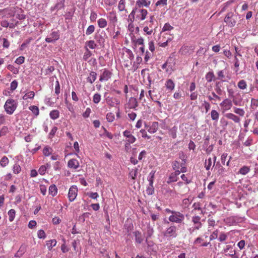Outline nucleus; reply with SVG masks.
Here are the masks:
<instances>
[{"instance_id":"1","label":"nucleus","mask_w":258,"mask_h":258,"mask_svg":"<svg viewBox=\"0 0 258 258\" xmlns=\"http://www.w3.org/2000/svg\"><path fill=\"white\" fill-rule=\"evenodd\" d=\"M162 234L168 240L176 238L177 236V227L173 225H171L166 228L162 232Z\"/></svg>"},{"instance_id":"2","label":"nucleus","mask_w":258,"mask_h":258,"mask_svg":"<svg viewBox=\"0 0 258 258\" xmlns=\"http://www.w3.org/2000/svg\"><path fill=\"white\" fill-rule=\"evenodd\" d=\"M107 38V36L105 32L103 30H99L94 35V39L96 41L102 48L104 47L105 39Z\"/></svg>"},{"instance_id":"3","label":"nucleus","mask_w":258,"mask_h":258,"mask_svg":"<svg viewBox=\"0 0 258 258\" xmlns=\"http://www.w3.org/2000/svg\"><path fill=\"white\" fill-rule=\"evenodd\" d=\"M17 106V103L14 99H9L6 101L4 108L8 114H12L16 110Z\"/></svg>"},{"instance_id":"4","label":"nucleus","mask_w":258,"mask_h":258,"mask_svg":"<svg viewBox=\"0 0 258 258\" xmlns=\"http://www.w3.org/2000/svg\"><path fill=\"white\" fill-rule=\"evenodd\" d=\"M184 219V215L177 211L172 212V214L170 215L168 218L170 222L178 224L181 223Z\"/></svg>"},{"instance_id":"5","label":"nucleus","mask_w":258,"mask_h":258,"mask_svg":"<svg viewBox=\"0 0 258 258\" xmlns=\"http://www.w3.org/2000/svg\"><path fill=\"white\" fill-rule=\"evenodd\" d=\"M237 16L232 12H229L226 15L224 21L230 27H234L236 23Z\"/></svg>"},{"instance_id":"6","label":"nucleus","mask_w":258,"mask_h":258,"mask_svg":"<svg viewBox=\"0 0 258 258\" xmlns=\"http://www.w3.org/2000/svg\"><path fill=\"white\" fill-rule=\"evenodd\" d=\"M59 39V32L58 31H52L48 36L45 38L47 43H54Z\"/></svg>"},{"instance_id":"7","label":"nucleus","mask_w":258,"mask_h":258,"mask_svg":"<svg viewBox=\"0 0 258 258\" xmlns=\"http://www.w3.org/2000/svg\"><path fill=\"white\" fill-rule=\"evenodd\" d=\"M232 249L231 245H227L223 249V252L226 255L229 256L231 258H238V256L236 254V250Z\"/></svg>"},{"instance_id":"8","label":"nucleus","mask_w":258,"mask_h":258,"mask_svg":"<svg viewBox=\"0 0 258 258\" xmlns=\"http://www.w3.org/2000/svg\"><path fill=\"white\" fill-rule=\"evenodd\" d=\"M78 188L76 185L72 186L69 190L68 198L70 202H73L77 196Z\"/></svg>"},{"instance_id":"9","label":"nucleus","mask_w":258,"mask_h":258,"mask_svg":"<svg viewBox=\"0 0 258 258\" xmlns=\"http://www.w3.org/2000/svg\"><path fill=\"white\" fill-rule=\"evenodd\" d=\"M112 73L109 70L104 69L102 70V73L99 78L100 82L107 81L111 77Z\"/></svg>"},{"instance_id":"10","label":"nucleus","mask_w":258,"mask_h":258,"mask_svg":"<svg viewBox=\"0 0 258 258\" xmlns=\"http://www.w3.org/2000/svg\"><path fill=\"white\" fill-rule=\"evenodd\" d=\"M191 221L194 224V227L192 231L194 230H199L202 227V223L201 222V217L198 216H195L192 217Z\"/></svg>"},{"instance_id":"11","label":"nucleus","mask_w":258,"mask_h":258,"mask_svg":"<svg viewBox=\"0 0 258 258\" xmlns=\"http://www.w3.org/2000/svg\"><path fill=\"white\" fill-rule=\"evenodd\" d=\"M220 105L223 108L224 110L226 111L229 110L231 108L232 106V102L230 99L226 98L220 104Z\"/></svg>"},{"instance_id":"12","label":"nucleus","mask_w":258,"mask_h":258,"mask_svg":"<svg viewBox=\"0 0 258 258\" xmlns=\"http://www.w3.org/2000/svg\"><path fill=\"white\" fill-rule=\"evenodd\" d=\"M150 1H147V0H138L136 3V6L135 8H137V9H141V8L145 7H149L150 5Z\"/></svg>"},{"instance_id":"13","label":"nucleus","mask_w":258,"mask_h":258,"mask_svg":"<svg viewBox=\"0 0 258 258\" xmlns=\"http://www.w3.org/2000/svg\"><path fill=\"white\" fill-rule=\"evenodd\" d=\"M123 135L128 138V139L126 140V141L128 143V144H133L135 143L136 141V138L133 136L131 134L130 131L128 130H125L123 132Z\"/></svg>"},{"instance_id":"14","label":"nucleus","mask_w":258,"mask_h":258,"mask_svg":"<svg viewBox=\"0 0 258 258\" xmlns=\"http://www.w3.org/2000/svg\"><path fill=\"white\" fill-rule=\"evenodd\" d=\"M14 14L13 15L14 17H15L17 19L22 20H24L25 19V15L22 13H19L20 12H21L22 10L21 9H19L18 8H14Z\"/></svg>"},{"instance_id":"15","label":"nucleus","mask_w":258,"mask_h":258,"mask_svg":"<svg viewBox=\"0 0 258 258\" xmlns=\"http://www.w3.org/2000/svg\"><path fill=\"white\" fill-rule=\"evenodd\" d=\"M146 242L147 244L148 250L149 251H152L156 252L157 251V247L153 241L151 240H148V239H146Z\"/></svg>"},{"instance_id":"16","label":"nucleus","mask_w":258,"mask_h":258,"mask_svg":"<svg viewBox=\"0 0 258 258\" xmlns=\"http://www.w3.org/2000/svg\"><path fill=\"white\" fill-rule=\"evenodd\" d=\"M137 13L140 14L136 15V18L140 20H145L148 14L147 11L145 9H138Z\"/></svg>"},{"instance_id":"17","label":"nucleus","mask_w":258,"mask_h":258,"mask_svg":"<svg viewBox=\"0 0 258 258\" xmlns=\"http://www.w3.org/2000/svg\"><path fill=\"white\" fill-rule=\"evenodd\" d=\"M68 165L70 168L77 169L79 166V163L77 159H72L68 161Z\"/></svg>"},{"instance_id":"18","label":"nucleus","mask_w":258,"mask_h":258,"mask_svg":"<svg viewBox=\"0 0 258 258\" xmlns=\"http://www.w3.org/2000/svg\"><path fill=\"white\" fill-rule=\"evenodd\" d=\"M242 98L239 93L237 94L232 99V101L235 105L241 106Z\"/></svg>"},{"instance_id":"19","label":"nucleus","mask_w":258,"mask_h":258,"mask_svg":"<svg viewBox=\"0 0 258 258\" xmlns=\"http://www.w3.org/2000/svg\"><path fill=\"white\" fill-rule=\"evenodd\" d=\"M133 233L135 237L136 242L139 244H141L144 240L143 238L142 237L141 232L139 231H136L134 232Z\"/></svg>"},{"instance_id":"20","label":"nucleus","mask_w":258,"mask_h":258,"mask_svg":"<svg viewBox=\"0 0 258 258\" xmlns=\"http://www.w3.org/2000/svg\"><path fill=\"white\" fill-rule=\"evenodd\" d=\"M158 126V123L157 122H153L151 126L147 127V130L150 133L153 134L157 131Z\"/></svg>"},{"instance_id":"21","label":"nucleus","mask_w":258,"mask_h":258,"mask_svg":"<svg viewBox=\"0 0 258 258\" xmlns=\"http://www.w3.org/2000/svg\"><path fill=\"white\" fill-rule=\"evenodd\" d=\"M225 116L228 118V119H231L232 120H233L236 123H238L240 122V118L239 117H238L237 116H236V115L233 114V113H226L225 114Z\"/></svg>"},{"instance_id":"22","label":"nucleus","mask_w":258,"mask_h":258,"mask_svg":"<svg viewBox=\"0 0 258 258\" xmlns=\"http://www.w3.org/2000/svg\"><path fill=\"white\" fill-rule=\"evenodd\" d=\"M97 73L95 72H91L89 74V76L87 78V80L88 82L92 84L96 79Z\"/></svg>"},{"instance_id":"23","label":"nucleus","mask_w":258,"mask_h":258,"mask_svg":"<svg viewBox=\"0 0 258 258\" xmlns=\"http://www.w3.org/2000/svg\"><path fill=\"white\" fill-rule=\"evenodd\" d=\"M165 85L166 88L170 91L174 90L175 87V84L171 79L167 80L165 83Z\"/></svg>"},{"instance_id":"24","label":"nucleus","mask_w":258,"mask_h":258,"mask_svg":"<svg viewBox=\"0 0 258 258\" xmlns=\"http://www.w3.org/2000/svg\"><path fill=\"white\" fill-rule=\"evenodd\" d=\"M107 18L113 24L116 23L117 21V18L116 14L113 12H110L108 16H107Z\"/></svg>"},{"instance_id":"25","label":"nucleus","mask_w":258,"mask_h":258,"mask_svg":"<svg viewBox=\"0 0 258 258\" xmlns=\"http://www.w3.org/2000/svg\"><path fill=\"white\" fill-rule=\"evenodd\" d=\"M138 12V9L137 8H134L133 10H132L131 14L129 15L127 21L128 22H134L135 19V14L136 13Z\"/></svg>"},{"instance_id":"26","label":"nucleus","mask_w":258,"mask_h":258,"mask_svg":"<svg viewBox=\"0 0 258 258\" xmlns=\"http://www.w3.org/2000/svg\"><path fill=\"white\" fill-rule=\"evenodd\" d=\"M224 81V80H222V82ZM215 90L218 95H221L222 94L223 91L221 89V82H218L216 83Z\"/></svg>"},{"instance_id":"27","label":"nucleus","mask_w":258,"mask_h":258,"mask_svg":"<svg viewBox=\"0 0 258 258\" xmlns=\"http://www.w3.org/2000/svg\"><path fill=\"white\" fill-rule=\"evenodd\" d=\"M49 194L54 197L56 195L57 192V188L55 184L51 185L48 189Z\"/></svg>"},{"instance_id":"28","label":"nucleus","mask_w":258,"mask_h":258,"mask_svg":"<svg viewBox=\"0 0 258 258\" xmlns=\"http://www.w3.org/2000/svg\"><path fill=\"white\" fill-rule=\"evenodd\" d=\"M56 240L55 239H51L48 240L46 242V245L49 250H50L53 247L55 246L56 244Z\"/></svg>"},{"instance_id":"29","label":"nucleus","mask_w":258,"mask_h":258,"mask_svg":"<svg viewBox=\"0 0 258 258\" xmlns=\"http://www.w3.org/2000/svg\"><path fill=\"white\" fill-rule=\"evenodd\" d=\"M154 232V229L150 225H148L147 227V237L146 238L148 239L150 238L153 234Z\"/></svg>"},{"instance_id":"30","label":"nucleus","mask_w":258,"mask_h":258,"mask_svg":"<svg viewBox=\"0 0 258 258\" xmlns=\"http://www.w3.org/2000/svg\"><path fill=\"white\" fill-rule=\"evenodd\" d=\"M98 24L100 28H104L107 26V22L105 19L100 18L98 20Z\"/></svg>"},{"instance_id":"31","label":"nucleus","mask_w":258,"mask_h":258,"mask_svg":"<svg viewBox=\"0 0 258 258\" xmlns=\"http://www.w3.org/2000/svg\"><path fill=\"white\" fill-rule=\"evenodd\" d=\"M129 103L131 105V108H135L138 106V103L137 99L135 98L131 97L129 99Z\"/></svg>"},{"instance_id":"32","label":"nucleus","mask_w":258,"mask_h":258,"mask_svg":"<svg viewBox=\"0 0 258 258\" xmlns=\"http://www.w3.org/2000/svg\"><path fill=\"white\" fill-rule=\"evenodd\" d=\"M65 0H57V3L55 5L54 8L57 10H60L64 6Z\"/></svg>"},{"instance_id":"33","label":"nucleus","mask_w":258,"mask_h":258,"mask_svg":"<svg viewBox=\"0 0 258 258\" xmlns=\"http://www.w3.org/2000/svg\"><path fill=\"white\" fill-rule=\"evenodd\" d=\"M59 111L57 110H53L50 111L49 115L51 119H56L59 117Z\"/></svg>"},{"instance_id":"34","label":"nucleus","mask_w":258,"mask_h":258,"mask_svg":"<svg viewBox=\"0 0 258 258\" xmlns=\"http://www.w3.org/2000/svg\"><path fill=\"white\" fill-rule=\"evenodd\" d=\"M250 171V168L248 166H244L242 167L239 170L238 173L242 175H246Z\"/></svg>"},{"instance_id":"35","label":"nucleus","mask_w":258,"mask_h":258,"mask_svg":"<svg viewBox=\"0 0 258 258\" xmlns=\"http://www.w3.org/2000/svg\"><path fill=\"white\" fill-rule=\"evenodd\" d=\"M125 0H120L118 5V9L119 11H125L127 12L126 10L125 9Z\"/></svg>"},{"instance_id":"36","label":"nucleus","mask_w":258,"mask_h":258,"mask_svg":"<svg viewBox=\"0 0 258 258\" xmlns=\"http://www.w3.org/2000/svg\"><path fill=\"white\" fill-rule=\"evenodd\" d=\"M177 129V127L174 126L169 130V134L173 139L176 138Z\"/></svg>"},{"instance_id":"37","label":"nucleus","mask_w":258,"mask_h":258,"mask_svg":"<svg viewBox=\"0 0 258 258\" xmlns=\"http://www.w3.org/2000/svg\"><path fill=\"white\" fill-rule=\"evenodd\" d=\"M178 180V177H177L174 173H171V174L169 175L168 180H167V182L169 184L173 182H175L177 181Z\"/></svg>"},{"instance_id":"38","label":"nucleus","mask_w":258,"mask_h":258,"mask_svg":"<svg viewBox=\"0 0 258 258\" xmlns=\"http://www.w3.org/2000/svg\"><path fill=\"white\" fill-rule=\"evenodd\" d=\"M211 116L213 120H218L219 117V114L216 110H212L211 112Z\"/></svg>"},{"instance_id":"39","label":"nucleus","mask_w":258,"mask_h":258,"mask_svg":"<svg viewBox=\"0 0 258 258\" xmlns=\"http://www.w3.org/2000/svg\"><path fill=\"white\" fill-rule=\"evenodd\" d=\"M35 93L33 91H29L24 95L23 99L27 100L28 99H33Z\"/></svg>"},{"instance_id":"40","label":"nucleus","mask_w":258,"mask_h":258,"mask_svg":"<svg viewBox=\"0 0 258 258\" xmlns=\"http://www.w3.org/2000/svg\"><path fill=\"white\" fill-rule=\"evenodd\" d=\"M155 172L154 171H152L149 174L148 176V180L149 182V184H153L154 179V175Z\"/></svg>"},{"instance_id":"41","label":"nucleus","mask_w":258,"mask_h":258,"mask_svg":"<svg viewBox=\"0 0 258 258\" xmlns=\"http://www.w3.org/2000/svg\"><path fill=\"white\" fill-rule=\"evenodd\" d=\"M237 86L239 89L243 90L246 88L247 84L245 81L241 80L238 83Z\"/></svg>"},{"instance_id":"42","label":"nucleus","mask_w":258,"mask_h":258,"mask_svg":"<svg viewBox=\"0 0 258 258\" xmlns=\"http://www.w3.org/2000/svg\"><path fill=\"white\" fill-rule=\"evenodd\" d=\"M8 214L9 216L10 221L12 222L14 220L15 217V210L14 209H11L10 210H9Z\"/></svg>"},{"instance_id":"43","label":"nucleus","mask_w":258,"mask_h":258,"mask_svg":"<svg viewBox=\"0 0 258 258\" xmlns=\"http://www.w3.org/2000/svg\"><path fill=\"white\" fill-rule=\"evenodd\" d=\"M146 192L148 195H152L154 193L153 184H149L146 189Z\"/></svg>"},{"instance_id":"44","label":"nucleus","mask_w":258,"mask_h":258,"mask_svg":"<svg viewBox=\"0 0 258 258\" xmlns=\"http://www.w3.org/2000/svg\"><path fill=\"white\" fill-rule=\"evenodd\" d=\"M29 109L36 115L37 116L39 113V108L37 106L33 105L29 107Z\"/></svg>"},{"instance_id":"45","label":"nucleus","mask_w":258,"mask_h":258,"mask_svg":"<svg viewBox=\"0 0 258 258\" xmlns=\"http://www.w3.org/2000/svg\"><path fill=\"white\" fill-rule=\"evenodd\" d=\"M85 49L86 52L83 55V59L86 61L92 55V53L87 47H85Z\"/></svg>"},{"instance_id":"46","label":"nucleus","mask_w":258,"mask_h":258,"mask_svg":"<svg viewBox=\"0 0 258 258\" xmlns=\"http://www.w3.org/2000/svg\"><path fill=\"white\" fill-rule=\"evenodd\" d=\"M9 163V159L6 156L2 157L0 161V165L3 167L6 166Z\"/></svg>"},{"instance_id":"47","label":"nucleus","mask_w":258,"mask_h":258,"mask_svg":"<svg viewBox=\"0 0 258 258\" xmlns=\"http://www.w3.org/2000/svg\"><path fill=\"white\" fill-rule=\"evenodd\" d=\"M95 31V27L94 25H90L86 31V34L87 35H90L92 34Z\"/></svg>"},{"instance_id":"48","label":"nucleus","mask_w":258,"mask_h":258,"mask_svg":"<svg viewBox=\"0 0 258 258\" xmlns=\"http://www.w3.org/2000/svg\"><path fill=\"white\" fill-rule=\"evenodd\" d=\"M87 46L92 49L95 48L97 47V44L95 43L94 40H89L86 42Z\"/></svg>"},{"instance_id":"49","label":"nucleus","mask_w":258,"mask_h":258,"mask_svg":"<svg viewBox=\"0 0 258 258\" xmlns=\"http://www.w3.org/2000/svg\"><path fill=\"white\" fill-rule=\"evenodd\" d=\"M101 100V95L99 93H95L93 97V101L95 104H98Z\"/></svg>"},{"instance_id":"50","label":"nucleus","mask_w":258,"mask_h":258,"mask_svg":"<svg viewBox=\"0 0 258 258\" xmlns=\"http://www.w3.org/2000/svg\"><path fill=\"white\" fill-rule=\"evenodd\" d=\"M32 40L31 38H30L29 39H27L23 42L20 47V50L23 51L24 48L29 44L30 41Z\"/></svg>"},{"instance_id":"51","label":"nucleus","mask_w":258,"mask_h":258,"mask_svg":"<svg viewBox=\"0 0 258 258\" xmlns=\"http://www.w3.org/2000/svg\"><path fill=\"white\" fill-rule=\"evenodd\" d=\"M251 108L255 109L258 107V100L252 98L251 100Z\"/></svg>"},{"instance_id":"52","label":"nucleus","mask_w":258,"mask_h":258,"mask_svg":"<svg viewBox=\"0 0 258 258\" xmlns=\"http://www.w3.org/2000/svg\"><path fill=\"white\" fill-rule=\"evenodd\" d=\"M212 158H209V159H208V160H206L205 161V167L206 168V169L207 170H209L211 167V165H212Z\"/></svg>"},{"instance_id":"53","label":"nucleus","mask_w":258,"mask_h":258,"mask_svg":"<svg viewBox=\"0 0 258 258\" xmlns=\"http://www.w3.org/2000/svg\"><path fill=\"white\" fill-rule=\"evenodd\" d=\"M38 237L40 239H45L46 238V234L44 231L42 229H40L37 232Z\"/></svg>"},{"instance_id":"54","label":"nucleus","mask_w":258,"mask_h":258,"mask_svg":"<svg viewBox=\"0 0 258 258\" xmlns=\"http://www.w3.org/2000/svg\"><path fill=\"white\" fill-rule=\"evenodd\" d=\"M234 112L241 116H244L245 114L244 110L242 108H234Z\"/></svg>"},{"instance_id":"55","label":"nucleus","mask_w":258,"mask_h":258,"mask_svg":"<svg viewBox=\"0 0 258 258\" xmlns=\"http://www.w3.org/2000/svg\"><path fill=\"white\" fill-rule=\"evenodd\" d=\"M214 77V75L213 72H209L206 75V79L208 82H211Z\"/></svg>"},{"instance_id":"56","label":"nucleus","mask_w":258,"mask_h":258,"mask_svg":"<svg viewBox=\"0 0 258 258\" xmlns=\"http://www.w3.org/2000/svg\"><path fill=\"white\" fill-rule=\"evenodd\" d=\"M138 168H136L135 169H132V170L130 172L129 175L132 177L133 179H135L137 177L138 174Z\"/></svg>"},{"instance_id":"57","label":"nucleus","mask_w":258,"mask_h":258,"mask_svg":"<svg viewBox=\"0 0 258 258\" xmlns=\"http://www.w3.org/2000/svg\"><path fill=\"white\" fill-rule=\"evenodd\" d=\"M114 115L111 112L108 113L106 115V119L108 122H112L114 120Z\"/></svg>"},{"instance_id":"58","label":"nucleus","mask_w":258,"mask_h":258,"mask_svg":"<svg viewBox=\"0 0 258 258\" xmlns=\"http://www.w3.org/2000/svg\"><path fill=\"white\" fill-rule=\"evenodd\" d=\"M173 29V27L172 26H171L168 23H166L164 24L162 28V31H170Z\"/></svg>"},{"instance_id":"59","label":"nucleus","mask_w":258,"mask_h":258,"mask_svg":"<svg viewBox=\"0 0 258 258\" xmlns=\"http://www.w3.org/2000/svg\"><path fill=\"white\" fill-rule=\"evenodd\" d=\"M13 170L14 173L18 174L21 171V167L18 164L16 163L13 166Z\"/></svg>"},{"instance_id":"60","label":"nucleus","mask_w":258,"mask_h":258,"mask_svg":"<svg viewBox=\"0 0 258 258\" xmlns=\"http://www.w3.org/2000/svg\"><path fill=\"white\" fill-rule=\"evenodd\" d=\"M50 150H51V148L46 146L43 149V153L45 156H48L51 154Z\"/></svg>"},{"instance_id":"61","label":"nucleus","mask_w":258,"mask_h":258,"mask_svg":"<svg viewBox=\"0 0 258 258\" xmlns=\"http://www.w3.org/2000/svg\"><path fill=\"white\" fill-rule=\"evenodd\" d=\"M132 40L133 41H134L136 44H138V45H141L142 46V45H144V39L142 38V37H140L137 39H132Z\"/></svg>"},{"instance_id":"62","label":"nucleus","mask_w":258,"mask_h":258,"mask_svg":"<svg viewBox=\"0 0 258 258\" xmlns=\"http://www.w3.org/2000/svg\"><path fill=\"white\" fill-rule=\"evenodd\" d=\"M2 40L3 41V46L4 48H8L10 46V42L7 39L3 38Z\"/></svg>"},{"instance_id":"63","label":"nucleus","mask_w":258,"mask_h":258,"mask_svg":"<svg viewBox=\"0 0 258 258\" xmlns=\"http://www.w3.org/2000/svg\"><path fill=\"white\" fill-rule=\"evenodd\" d=\"M25 60V57L23 56H19L15 60V63L18 64H21L24 63Z\"/></svg>"},{"instance_id":"64","label":"nucleus","mask_w":258,"mask_h":258,"mask_svg":"<svg viewBox=\"0 0 258 258\" xmlns=\"http://www.w3.org/2000/svg\"><path fill=\"white\" fill-rule=\"evenodd\" d=\"M97 18V14L95 12L92 11L91 12L90 17V21L91 22H95L96 21Z\"/></svg>"}]
</instances>
